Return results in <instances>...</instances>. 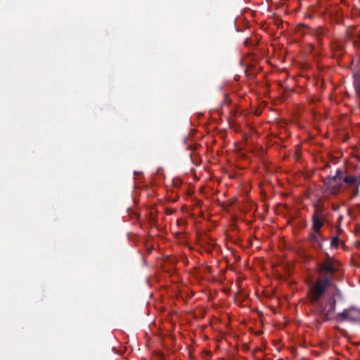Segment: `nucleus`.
Masks as SVG:
<instances>
[{
  "label": "nucleus",
  "mask_w": 360,
  "mask_h": 360,
  "mask_svg": "<svg viewBox=\"0 0 360 360\" xmlns=\"http://www.w3.org/2000/svg\"><path fill=\"white\" fill-rule=\"evenodd\" d=\"M323 225V221L318 215L314 214L313 217V233L310 236V239L314 245H319V230Z\"/></svg>",
  "instance_id": "nucleus-4"
},
{
  "label": "nucleus",
  "mask_w": 360,
  "mask_h": 360,
  "mask_svg": "<svg viewBox=\"0 0 360 360\" xmlns=\"http://www.w3.org/2000/svg\"><path fill=\"white\" fill-rule=\"evenodd\" d=\"M338 243V238H333V240L331 241V245L333 247H337Z\"/></svg>",
  "instance_id": "nucleus-7"
},
{
  "label": "nucleus",
  "mask_w": 360,
  "mask_h": 360,
  "mask_svg": "<svg viewBox=\"0 0 360 360\" xmlns=\"http://www.w3.org/2000/svg\"><path fill=\"white\" fill-rule=\"evenodd\" d=\"M335 310V300L331 302L330 309L329 311H333Z\"/></svg>",
  "instance_id": "nucleus-8"
},
{
  "label": "nucleus",
  "mask_w": 360,
  "mask_h": 360,
  "mask_svg": "<svg viewBox=\"0 0 360 360\" xmlns=\"http://www.w3.org/2000/svg\"><path fill=\"white\" fill-rule=\"evenodd\" d=\"M337 319L340 321H360V310L356 308H350L345 309L337 316Z\"/></svg>",
  "instance_id": "nucleus-3"
},
{
  "label": "nucleus",
  "mask_w": 360,
  "mask_h": 360,
  "mask_svg": "<svg viewBox=\"0 0 360 360\" xmlns=\"http://www.w3.org/2000/svg\"><path fill=\"white\" fill-rule=\"evenodd\" d=\"M321 270L326 273H332L334 272L336 270V269L334 266L333 264L330 261H328L321 265Z\"/></svg>",
  "instance_id": "nucleus-6"
},
{
  "label": "nucleus",
  "mask_w": 360,
  "mask_h": 360,
  "mask_svg": "<svg viewBox=\"0 0 360 360\" xmlns=\"http://www.w3.org/2000/svg\"><path fill=\"white\" fill-rule=\"evenodd\" d=\"M345 182L353 186H359L360 185V176H347L345 178Z\"/></svg>",
  "instance_id": "nucleus-5"
},
{
  "label": "nucleus",
  "mask_w": 360,
  "mask_h": 360,
  "mask_svg": "<svg viewBox=\"0 0 360 360\" xmlns=\"http://www.w3.org/2000/svg\"><path fill=\"white\" fill-rule=\"evenodd\" d=\"M340 171L337 170L336 175L324 180V191L328 194H336L342 185L341 178L338 176Z\"/></svg>",
  "instance_id": "nucleus-2"
},
{
  "label": "nucleus",
  "mask_w": 360,
  "mask_h": 360,
  "mask_svg": "<svg viewBox=\"0 0 360 360\" xmlns=\"http://www.w3.org/2000/svg\"><path fill=\"white\" fill-rule=\"evenodd\" d=\"M329 285L330 281L327 278L319 280L310 290L309 298L311 301L313 302L317 301Z\"/></svg>",
  "instance_id": "nucleus-1"
}]
</instances>
